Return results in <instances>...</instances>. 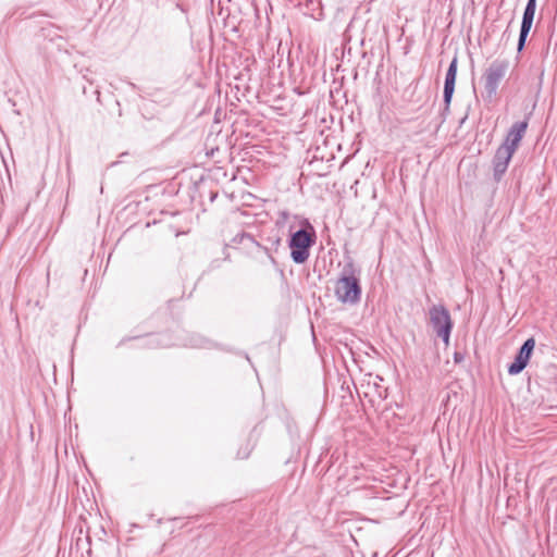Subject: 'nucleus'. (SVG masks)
<instances>
[{
	"label": "nucleus",
	"mask_w": 557,
	"mask_h": 557,
	"mask_svg": "<svg viewBox=\"0 0 557 557\" xmlns=\"http://www.w3.org/2000/svg\"><path fill=\"white\" fill-rule=\"evenodd\" d=\"M335 295L343 304L356 305L360 300L361 286L359 278L354 274L351 265L344 269L343 275L335 285Z\"/></svg>",
	"instance_id": "1"
},
{
	"label": "nucleus",
	"mask_w": 557,
	"mask_h": 557,
	"mask_svg": "<svg viewBox=\"0 0 557 557\" xmlns=\"http://www.w3.org/2000/svg\"><path fill=\"white\" fill-rule=\"evenodd\" d=\"M509 67L507 60L496 59L485 70L482 81L484 84L483 97L492 99L499 87L500 82L505 77Z\"/></svg>",
	"instance_id": "2"
},
{
	"label": "nucleus",
	"mask_w": 557,
	"mask_h": 557,
	"mask_svg": "<svg viewBox=\"0 0 557 557\" xmlns=\"http://www.w3.org/2000/svg\"><path fill=\"white\" fill-rule=\"evenodd\" d=\"M314 244V233L301 228L292 234L289 239L290 257L295 263L306 262L310 255V247Z\"/></svg>",
	"instance_id": "3"
},
{
	"label": "nucleus",
	"mask_w": 557,
	"mask_h": 557,
	"mask_svg": "<svg viewBox=\"0 0 557 557\" xmlns=\"http://www.w3.org/2000/svg\"><path fill=\"white\" fill-rule=\"evenodd\" d=\"M430 321L432 327L445 344H448L450 332L453 329V321L449 311L442 305H436L430 308Z\"/></svg>",
	"instance_id": "4"
},
{
	"label": "nucleus",
	"mask_w": 557,
	"mask_h": 557,
	"mask_svg": "<svg viewBox=\"0 0 557 557\" xmlns=\"http://www.w3.org/2000/svg\"><path fill=\"white\" fill-rule=\"evenodd\" d=\"M534 347L535 339L533 337L528 338L523 343L515 358V361L508 367V373L510 375L519 374L527 367Z\"/></svg>",
	"instance_id": "5"
},
{
	"label": "nucleus",
	"mask_w": 557,
	"mask_h": 557,
	"mask_svg": "<svg viewBox=\"0 0 557 557\" xmlns=\"http://www.w3.org/2000/svg\"><path fill=\"white\" fill-rule=\"evenodd\" d=\"M535 10H536V0H528L524 12H523V16H522L521 27H520V35H519V39H518V51H521L524 48L527 37L531 30L532 23L534 20Z\"/></svg>",
	"instance_id": "6"
},
{
	"label": "nucleus",
	"mask_w": 557,
	"mask_h": 557,
	"mask_svg": "<svg viewBox=\"0 0 557 557\" xmlns=\"http://www.w3.org/2000/svg\"><path fill=\"white\" fill-rule=\"evenodd\" d=\"M515 151L507 147L500 146L496 150L494 156L493 164H494V177L499 181L504 173L506 172L508 164L513 156Z\"/></svg>",
	"instance_id": "7"
},
{
	"label": "nucleus",
	"mask_w": 557,
	"mask_h": 557,
	"mask_svg": "<svg viewBox=\"0 0 557 557\" xmlns=\"http://www.w3.org/2000/svg\"><path fill=\"white\" fill-rule=\"evenodd\" d=\"M528 125V120L513 123L510 129L508 131L506 139L502 146L512 149V151H516L527 132Z\"/></svg>",
	"instance_id": "8"
},
{
	"label": "nucleus",
	"mask_w": 557,
	"mask_h": 557,
	"mask_svg": "<svg viewBox=\"0 0 557 557\" xmlns=\"http://www.w3.org/2000/svg\"><path fill=\"white\" fill-rule=\"evenodd\" d=\"M457 65H458V58L455 55L449 64V67L446 73L445 77V84H444V102L446 106V109L449 108L454 90H455V83H456V76H457Z\"/></svg>",
	"instance_id": "9"
},
{
	"label": "nucleus",
	"mask_w": 557,
	"mask_h": 557,
	"mask_svg": "<svg viewBox=\"0 0 557 557\" xmlns=\"http://www.w3.org/2000/svg\"><path fill=\"white\" fill-rule=\"evenodd\" d=\"M281 237L275 234L273 236H269L267 238V247H264V256L271 261V263H275V259L273 257V252H276L278 247L281 246Z\"/></svg>",
	"instance_id": "10"
},
{
	"label": "nucleus",
	"mask_w": 557,
	"mask_h": 557,
	"mask_svg": "<svg viewBox=\"0 0 557 557\" xmlns=\"http://www.w3.org/2000/svg\"><path fill=\"white\" fill-rule=\"evenodd\" d=\"M239 243L245 246H251V247L256 248V251H255L256 256H258L261 252L264 255V247H267V245H261L250 234L243 233L240 235Z\"/></svg>",
	"instance_id": "11"
},
{
	"label": "nucleus",
	"mask_w": 557,
	"mask_h": 557,
	"mask_svg": "<svg viewBox=\"0 0 557 557\" xmlns=\"http://www.w3.org/2000/svg\"><path fill=\"white\" fill-rule=\"evenodd\" d=\"M458 359H459V356L456 354L455 355V360L458 361Z\"/></svg>",
	"instance_id": "12"
}]
</instances>
